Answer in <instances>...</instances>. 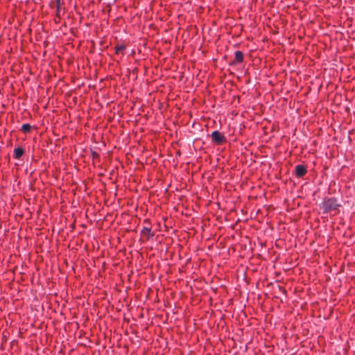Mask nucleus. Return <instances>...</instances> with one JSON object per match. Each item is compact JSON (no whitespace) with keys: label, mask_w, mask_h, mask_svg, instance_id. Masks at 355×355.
Segmentation results:
<instances>
[{"label":"nucleus","mask_w":355,"mask_h":355,"mask_svg":"<svg viewBox=\"0 0 355 355\" xmlns=\"http://www.w3.org/2000/svg\"><path fill=\"white\" fill-rule=\"evenodd\" d=\"M320 209L322 210L323 214H329L331 211H336L340 207V203L338 202L337 198L334 197L324 198L322 202L319 205Z\"/></svg>","instance_id":"f257e3e1"},{"label":"nucleus","mask_w":355,"mask_h":355,"mask_svg":"<svg viewBox=\"0 0 355 355\" xmlns=\"http://www.w3.org/2000/svg\"><path fill=\"white\" fill-rule=\"evenodd\" d=\"M212 141L217 144H223L226 141V138L218 130H215L211 133Z\"/></svg>","instance_id":"f03ea898"},{"label":"nucleus","mask_w":355,"mask_h":355,"mask_svg":"<svg viewBox=\"0 0 355 355\" xmlns=\"http://www.w3.org/2000/svg\"><path fill=\"white\" fill-rule=\"evenodd\" d=\"M307 172L306 168L305 166L302 164H298L295 166V175L297 177L301 178L303 177Z\"/></svg>","instance_id":"7ed1b4c3"},{"label":"nucleus","mask_w":355,"mask_h":355,"mask_svg":"<svg viewBox=\"0 0 355 355\" xmlns=\"http://www.w3.org/2000/svg\"><path fill=\"white\" fill-rule=\"evenodd\" d=\"M24 153V150L21 147L15 148L14 150V157L15 159H20Z\"/></svg>","instance_id":"20e7f679"},{"label":"nucleus","mask_w":355,"mask_h":355,"mask_svg":"<svg viewBox=\"0 0 355 355\" xmlns=\"http://www.w3.org/2000/svg\"><path fill=\"white\" fill-rule=\"evenodd\" d=\"M141 234L146 236L148 239L151 238L154 236V234L151 232L150 227H144L141 230Z\"/></svg>","instance_id":"39448f33"},{"label":"nucleus","mask_w":355,"mask_h":355,"mask_svg":"<svg viewBox=\"0 0 355 355\" xmlns=\"http://www.w3.org/2000/svg\"><path fill=\"white\" fill-rule=\"evenodd\" d=\"M243 60V53L240 51H237L235 52V58H234V62H239L241 63Z\"/></svg>","instance_id":"423d86ee"},{"label":"nucleus","mask_w":355,"mask_h":355,"mask_svg":"<svg viewBox=\"0 0 355 355\" xmlns=\"http://www.w3.org/2000/svg\"><path fill=\"white\" fill-rule=\"evenodd\" d=\"M31 128V127L28 123H24L22 125L21 130L24 132H27L30 131Z\"/></svg>","instance_id":"0eeeda50"},{"label":"nucleus","mask_w":355,"mask_h":355,"mask_svg":"<svg viewBox=\"0 0 355 355\" xmlns=\"http://www.w3.org/2000/svg\"><path fill=\"white\" fill-rule=\"evenodd\" d=\"M125 49V47L124 45H122V44L121 45H117L115 47V51H116V53H119L121 52H123Z\"/></svg>","instance_id":"6e6552de"},{"label":"nucleus","mask_w":355,"mask_h":355,"mask_svg":"<svg viewBox=\"0 0 355 355\" xmlns=\"http://www.w3.org/2000/svg\"><path fill=\"white\" fill-rule=\"evenodd\" d=\"M55 4H56V7L60 8V0H55Z\"/></svg>","instance_id":"1a4fd4ad"},{"label":"nucleus","mask_w":355,"mask_h":355,"mask_svg":"<svg viewBox=\"0 0 355 355\" xmlns=\"http://www.w3.org/2000/svg\"><path fill=\"white\" fill-rule=\"evenodd\" d=\"M60 8L56 7V12H57L58 16L60 15Z\"/></svg>","instance_id":"9d476101"}]
</instances>
